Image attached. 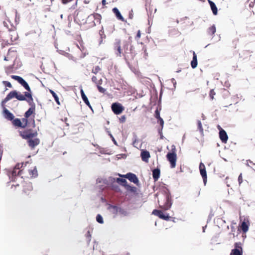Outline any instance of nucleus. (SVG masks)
<instances>
[{"label": "nucleus", "mask_w": 255, "mask_h": 255, "mask_svg": "<svg viewBox=\"0 0 255 255\" xmlns=\"http://www.w3.org/2000/svg\"><path fill=\"white\" fill-rule=\"evenodd\" d=\"M166 157L170 163L171 167L173 168L176 166L177 156L176 153V148L174 145L172 146L171 152H168Z\"/></svg>", "instance_id": "nucleus-1"}, {"label": "nucleus", "mask_w": 255, "mask_h": 255, "mask_svg": "<svg viewBox=\"0 0 255 255\" xmlns=\"http://www.w3.org/2000/svg\"><path fill=\"white\" fill-rule=\"evenodd\" d=\"M11 78L17 81L20 84H21L27 91L31 92V89L28 83L21 77L16 75H12Z\"/></svg>", "instance_id": "nucleus-2"}, {"label": "nucleus", "mask_w": 255, "mask_h": 255, "mask_svg": "<svg viewBox=\"0 0 255 255\" xmlns=\"http://www.w3.org/2000/svg\"><path fill=\"white\" fill-rule=\"evenodd\" d=\"M111 108L114 114L119 115L122 113L124 110V107L122 104L119 103H114L111 106Z\"/></svg>", "instance_id": "nucleus-3"}, {"label": "nucleus", "mask_w": 255, "mask_h": 255, "mask_svg": "<svg viewBox=\"0 0 255 255\" xmlns=\"http://www.w3.org/2000/svg\"><path fill=\"white\" fill-rule=\"evenodd\" d=\"M118 175L122 177H125L128 179L130 182L134 183V184H137L139 182L137 176L133 173L129 172L125 175H122L118 174Z\"/></svg>", "instance_id": "nucleus-4"}, {"label": "nucleus", "mask_w": 255, "mask_h": 255, "mask_svg": "<svg viewBox=\"0 0 255 255\" xmlns=\"http://www.w3.org/2000/svg\"><path fill=\"white\" fill-rule=\"evenodd\" d=\"M21 135L23 138L29 140L34 138L37 135L36 131L32 132L31 130H26L21 133Z\"/></svg>", "instance_id": "nucleus-5"}, {"label": "nucleus", "mask_w": 255, "mask_h": 255, "mask_svg": "<svg viewBox=\"0 0 255 255\" xmlns=\"http://www.w3.org/2000/svg\"><path fill=\"white\" fill-rule=\"evenodd\" d=\"M243 251L241 243H236L235 244V248L232 250L231 255H242Z\"/></svg>", "instance_id": "nucleus-6"}, {"label": "nucleus", "mask_w": 255, "mask_h": 255, "mask_svg": "<svg viewBox=\"0 0 255 255\" xmlns=\"http://www.w3.org/2000/svg\"><path fill=\"white\" fill-rule=\"evenodd\" d=\"M199 169L200 174L203 178L204 183L205 185H206L207 181V173L205 169V166L202 162H201L200 163Z\"/></svg>", "instance_id": "nucleus-7"}, {"label": "nucleus", "mask_w": 255, "mask_h": 255, "mask_svg": "<svg viewBox=\"0 0 255 255\" xmlns=\"http://www.w3.org/2000/svg\"><path fill=\"white\" fill-rule=\"evenodd\" d=\"M152 214L156 216H158L160 219L164 220L165 221H168L170 218V216L168 214L165 215L160 210L155 209L152 211Z\"/></svg>", "instance_id": "nucleus-8"}, {"label": "nucleus", "mask_w": 255, "mask_h": 255, "mask_svg": "<svg viewBox=\"0 0 255 255\" xmlns=\"http://www.w3.org/2000/svg\"><path fill=\"white\" fill-rule=\"evenodd\" d=\"M16 91L13 90L9 92V94L6 96V97L2 101L1 105L2 107H3L4 104L8 102V101L10 100L12 98H16Z\"/></svg>", "instance_id": "nucleus-9"}, {"label": "nucleus", "mask_w": 255, "mask_h": 255, "mask_svg": "<svg viewBox=\"0 0 255 255\" xmlns=\"http://www.w3.org/2000/svg\"><path fill=\"white\" fill-rule=\"evenodd\" d=\"M166 201L163 206H160V208L164 210H167L169 209L172 204L171 196L170 195H167L166 197Z\"/></svg>", "instance_id": "nucleus-10"}, {"label": "nucleus", "mask_w": 255, "mask_h": 255, "mask_svg": "<svg viewBox=\"0 0 255 255\" xmlns=\"http://www.w3.org/2000/svg\"><path fill=\"white\" fill-rule=\"evenodd\" d=\"M27 143L30 147L34 148L36 146L39 144L40 140L37 138H33L27 140Z\"/></svg>", "instance_id": "nucleus-11"}, {"label": "nucleus", "mask_w": 255, "mask_h": 255, "mask_svg": "<svg viewBox=\"0 0 255 255\" xmlns=\"http://www.w3.org/2000/svg\"><path fill=\"white\" fill-rule=\"evenodd\" d=\"M219 136L220 139L223 143L227 142L228 139V136L226 131L222 128H221V129L220 130Z\"/></svg>", "instance_id": "nucleus-12"}, {"label": "nucleus", "mask_w": 255, "mask_h": 255, "mask_svg": "<svg viewBox=\"0 0 255 255\" xmlns=\"http://www.w3.org/2000/svg\"><path fill=\"white\" fill-rule=\"evenodd\" d=\"M3 108V115L5 119L7 120L11 121L14 119L13 115L10 113L7 109H6L4 106L2 107Z\"/></svg>", "instance_id": "nucleus-13"}, {"label": "nucleus", "mask_w": 255, "mask_h": 255, "mask_svg": "<svg viewBox=\"0 0 255 255\" xmlns=\"http://www.w3.org/2000/svg\"><path fill=\"white\" fill-rule=\"evenodd\" d=\"M114 49L116 51V54L117 55V56L121 57L122 50H121V45H120V40H116V41L114 44Z\"/></svg>", "instance_id": "nucleus-14"}, {"label": "nucleus", "mask_w": 255, "mask_h": 255, "mask_svg": "<svg viewBox=\"0 0 255 255\" xmlns=\"http://www.w3.org/2000/svg\"><path fill=\"white\" fill-rule=\"evenodd\" d=\"M140 156L142 161L147 162L150 156L149 152L146 150H142L140 154Z\"/></svg>", "instance_id": "nucleus-15"}, {"label": "nucleus", "mask_w": 255, "mask_h": 255, "mask_svg": "<svg viewBox=\"0 0 255 255\" xmlns=\"http://www.w3.org/2000/svg\"><path fill=\"white\" fill-rule=\"evenodd\" d=\"M113 12L115 13L116 15V17L122 21H125V18L123 17V16L122 15L120 11L117 7H114L112 9Z\"/></svg>", "instance_id": "nucleus-16"}, {"label": "nucleus", "mask_w": 255, "mask_h": 255, "mask_svg": "<svg viewBox=\"0 0 255 255\" xmlns=\"http://www.w3.org/2000/svg\"><path fill=\"white\" fill-rule=\"evenodd\" d=\"M160 175V170L159 168H155L152 170V177L155 181H157Z\"/></svg>", "instance_id": "nucleus-17"}, {"label": "nucleus", "mask_w": 255, "mask_h": 255, "mask_svg": "<svg viewBox=\"0 0 255 255\" xmlns=\"http://www.w3.org/2000/svg\"><path fill=\"white\" fill-rule=\"evenodd\" d=\"M81 97H82V98L83 100V101L84 102V103L89 107H90V108H91V105L90 104V102L88 100V98L87 97L86 95L85 94L83 89H81Z\"/></svg>", "instance_id": "nucleus-18"}, {"label": "nucleus", "mask_w": 255, "mask_h": 255, "mask_svg": "<svg viewBox=\"0 0 255 255\" xmlns=\"http://www.w3.org/2000/svg\"><path fill=\"white\" fill-rule=\"evenodd\" d=\"M208 2L210 4L213 13L214 15H217L218 13V9L215 3L210 0H208Z\"/></svg>", "instance_id": "nucleus-19"}, {"label": "nucleus", "mask_w": 255, "mask_h": 255, "mask_svg": "<svg viewBox=\"0 0 255 255\" xmlns=\"http://www.w3.org/2000/svg\"><path fill=\"white\" fill-rule=\"evenodd\" d=\"M193 56L192 60L191 62V66L192 68L194 69V68H196L197 66V64H198L197 57V55L195 52H193Z\"/></svg>", "instance_id": "nucleus-20"}, {"label": "nucleus", "mask_w": 255, "mask_h": 255, "mask_svg": "<svg viewBox=\"0 0 255 255\" xmlns=\"http://www.w3.org/2000/svg\"><path fill=\"white\" fill-rule=\"evenodd\" d=\"M35 110V106L33 105V107H30L25 113L24 114V117L26 118H28L33 113Z\"/></svg>", "instance_id": "nucleus-21"}, {"label": "nucleus", "mask_w": 255, "mask_h": 255, "mask_svg": "<svg viewBox=\"0 0 255 255\" xmlns=\"http://www.w3.org/2000/svg\"><path fill=\"white\" fill-rule=\"evenodd\" d=\"M241 229L243 231L244 233H246L248 230H249V225L245 221H243L242 223L241 226Z\"/></svg>", "instance_id": "nucleus-22"}, {"label": "nucleus", "mask_w": 255, "mask_h": 255, "mask_svg": "<svg viewBox=\"0 0 255 255\" xmlns=\"http://www.w3.org/2000/svg\"><path fill=\"white\" fill-rule=\"evenodd\" d=\"M13 124L15 126H17L18 127H22V128L25 127V126H22V123H21V121L20 120V119H17V118L13 120Z\"/></svg>", "instance_id": "nucleus-23"}, {"label": "nucleus", "mask_w": 255, "mask_h": 255, "mask_svg": "<svg viewBox=\"0 0 255 255\" xmlns=\"http://www.w3.org/2000/svg\"><path fill=\"white\" fill-rule=\"evenodd\" d=\"M118 213L124 216H127L128 215V212L124 208L119 207Z\"/></svg>", "instance_id": "nucleus-24"}, {"label": "nucleus", "mask_w": 255, "mask_h": 255, "mask_svg": "<svg viewBox=\"0 0 255 255\" xmlns=\"http://www.w3.org/2000/svg\"><path fill=\"white\" fill-rule=\"evenodd\" d=\"M16 99L19 101H25L26 100V98L23 95H22L20 92H17L16 91Z\"/></svg>", "instance_id": "nucleus-25"}, {"label": "nucleus", "mask_w": 255, "mask_h": 255, "mask_svg": "<svg viewBox=\"0 0 255 255\" xmlns=\"http://www.w3.org/2000/svg\"><path fill=\"white\" fill-rule=\"evenodd\" d=\"M109 209L114 214H117L118 213L119 207L115 205H111L109 207Z\"/></svg>", "instance_id": "nucleus-26"}, {"label": "nucleus", "mask_w": 255, "mask_h": 255, "mask_svg": "<svg viewBox=\"0 0 255 255\" xmlns=\"http://www.w3.org/2000/svg\"><path fill=\"white\" fill-rule=\"evenodd\" d=\"M50 92L51 93V94L52 95L53 97H54V100H55V102H56V103L58 105H60V102L59 100V98H58L57 95L53 91H52L51 90H50Z\"/></svg>", "instance_id": "nucleus-27"}, {"label": "nucleus", "mask_w": 255, "mask_h": 255, "mask_svg": "<svg viewBox=\"0 0 255 255\" xmlns=\"http://www.w3.org/2000/svg\"><path fill=\"white\" fill-rule=\"evenodd\" d=\"M126 189L129 191L131 192H135L136 191L137 188L134 186H131L128 184L125 187Z\"/></svg>", "instance_id": "nucleus-28"}, {"label": "nucleus", "mask_w": 255, "mask_h": 255, "mask_svg": "<svg viewBox=\"0 0 255 255\" xmlns=\"http://www.w3.org/2000/svg\"><path fill=\"white\" fill-rule=\"evenodd\" d=\"M216 29L215 25H213L208 30V32L209 34L213 35L216 32Z\"/></svg>", "instance_id": "nucleus-29"}, {"label": "nucleus", "mask_w": 255, "mask_h": 255, "mask_svg": "<svg viewBox=\"0 0 255 255\" xmlns=\"http://www.w3.org/2000/svg\"><path fill=\"white\" fill-rule=\"evenodd\" d=\"M138 143V140L137 139V135L135 134H133L132 145L134 147H137Z\"/></svg>", "instance_id": "nucleus-30"}, {"label": "nucleus", "mask_w": 255, "mask_h": 255, "mask_svg": "<svg viewBox=\"0 0 255 255\" xmlns=\"http://www.w3.org/2000/svg\"><path fill=\"white\" fill-rule=\"evenodd\" d=\"M101 70V68L99 66H96L94 67L92 70V73L94 74H97Z\"/></svg>", "instance_id": "nucleus-31"}, {"label": "nucleus", "mask_w": 255, "mask_h": 255, "mask_svg": "<svg viewBox=\"0 0 255 255\" xmlns=\"http://www.w3.org/2000/svg\"><path fill=\"white\" fill-rule=\"evenodd\" d=\"M29 173L32 175V177H35L37 176V171L36 168L35 167L33 170L29 171Z\"/></svg>", "instance_id": "nucleus-32"}, {"label": "nucleus", "mask_w": 255, "mask_h": 255, "mask_svg": "<svg viewBox=\"0 0 255 255\" xmlns=\"http://www.w3.org/2000/svg\"><path fill=\"white\" fill-rule=\"evenodd\" d=\"M121 178H115L114 177H110L109 178V181H110V182H115L116 181L118 183H120V180H121Z\"/></svg>", "instance_id": "nucleus-33"}, {"label": "nucleus", "mask_w": 255, "mask_h": 255, "mask_svg": "<svg viewBox=\"0 0 255 255\" xmlns=\"http://www.w3.org/2000/svg\"><path fill=\"white\" fill-rule=\"evenodd\" d=\"M96 221L100 224H103L104 223L103 217L100 214L97 215L96 217Z\"/></svg>", "instance_id": "nucleus-34"}, {"label": "nucleus", "mask_w": 255, "mask_h": 255, "mask_svg": "<svg viewBox=\"0 0 255 255\" xmlns=\"http://www.w3.org/2000/svg\"><path fill=\"white\" fill-rule=\"evenodd\" d=\"M21 171V170H17L13 169L11 172V175L12 176H16L17 175H20Z\"/></svg>", "instance_id": "nucleus-35"}, {"label": "nucleus", "mask_w": 255, "mask_h": 255, "mask_svg": "<svg viewBox=\"0 0 255 255\" xmlns=\"http://www.w3.org/2000/svg\"><path fill=\"white\" fill-rule=\"evenodd\" d=\"M198 128L200 130L201 134L203 133V128H202V124L200 121H198Z\"/></svg>", "instance_id": "nucleus-36"}, {"label": "nucleus", "mask_w": 255, "mask_h": 255, "mask_svg": "<svg viewBox=\"0 0 255 255\" xmlns=\"http://www.w3.org/2000/svg\"><path fill=\"white\" fill-rule=\"evenodd\" d=\"M119 184H120L125 187L127 186V185L128 184V183L126 179L121 178L120 180V182Z\"/></svg>", "instance_id": "nucleus-37"}, {"label": "nucleus", "mask_w": 255, "mask_h": 255, "mask_svg": "<svg viewBox=\"0 0 255 255\" xmlns=\"http://www.w3.org/2000/svg\"><path fill=\"white\" fill-rule=\"evenodd\" d=\"M85 236H86V237L87 238V242L88 243H89L91 240V237H92L90 231H88L87 232Z\"/></svg>", "instance_id": "nucleus-38"}, {"label": "nucleus", "mask_w": 255, "mask_h": 255, "mask_svg": "<svg viewBox=\"0 0 255 255\" xmlns=\"http://www.w3.org/2000/svg\"><path fill=\"white\" fill-rule=\"evenodd\" d=\"M27 101L29 105L31 106V107H33V105L35 106L33 103V99L32 97L28 98V100H27Z\"/></svg>", "instance_id": "nucleus-39"}, {"label": "nucleus", "mask_w": 255, "mask_h": 255, "mask_svg": "<svg viewBox=\"0 0 255 255\" xmlns=\"http://www.w3.org/2000/svg\"><path fill=\"white\" fill-rule=\"evenodd\" d=\"M97 88L99 90V91L101 93H104L106 91V89L103 87H102L101 86L98 85Z\"/></svg>", "instance_id": "nucleus-40"}, {"label": "nucleus", "mask_w": 255, "mask_h": 255, "mask_svg": "<svg viewBox=\"0 0 255 255\" xmlns=\"http://www.w3.org/2000/svg\"><path fill=\"white\" fill-rule=\"evenodd\" d=\"M2 84L3 85H4L5 86H7V87H8L9 88H11L12 87V85H11V83L9 82L6 81H2Z\"/></svg>", "instance_id": "nucleus-41"}, {"label": "nucleus", "mask_w": 255, "mask_h": 255, "mask_svg": "<svg viewBox=\"0 0 255 255\" xmlns=\"http://www.w3.org/2000/svg\"><path fill=\"white\" fill-rule=\"evenodd\" d=\"M155 117L158 120L161 118L160 116V113L157 109L155 112Z\"/></svg>", "instance_id": "nucleus-42"}, {"label": "nucleus", "mask_w": 255, "mask_h": 255, "mask_svg": "<svg viewBox=\"0 0 255 255\" xmlns=\"http://www.w3.org/2000/svg\"><path fill=\"white\" fill-rule=\"evenodd\" d=\"M215 95V92H214V90H211L210 92V97L211 98V99H214V96Z\"/></svg>", "instance_id": "nucleus-43"}, {"label": "nucleus", "mask_w": 255, "mask_h": 255, "mask_svg": "<svg viewBox=\"0 0 255 255\" xmlns=\"http://www.w3.org/2000/svg\"><path fill=\"white\" fill-rule=\"evenodd\" d=\"M108 132H109V135L110 136V137L112 138V139L113 141L114 142V144H116V145H117V142L116 141V140L114 138V137L113 136V135L109 131H108Z\"/></svg>", "instance_id": "nucleus-44"}, {"label": "nucleus", "mask_w": 255, "mask_h": 255, "mask_svg": "<svg viewBox=\"0 0 255 255\" xmlns=\"http://www.w3.org/2000/svg\"><path fill=\"white\" fill-rule=\"evenodd\" d=\"M25 97H27L28 98H31L32 97V95L31 94V93H29V92H24V95Z\"/></svg>", "instance_id": "nucleus-45"}, {"label": "nucleus", "mask_w": 255, "mask_h": 255, "mask_svg": "<svg viewBox=\"0 0 255 255\" xmlns=\"http://www.w3.org/2000/svg\"><path fill=\"white\" fill-rule=\"evenodd\" d=\"M158 120H159V123L160 125L161 126V129H162L163 125H164V121L161 118H160L159 119H158Z\"/></svg>", "instance_id": "nucleus-46"}, {"label": "nucleus", "mask_w": 255, "mask_h": 255, "mask_svg": "<svg viewBox=\"0 0 255 255\" xmlns=\"http://www.w3.org/2000/svg\"><path fill=\"white\" fill-rule=\"evenodd\" d=\"M92 81L93 82H94V83H95L96 84H97V82H98L97 77L96 76H93L92 77Z\"/></svg>", "instance_id": "nucleus-47"}, {"label": "nucleus", "mask_w": 255, "mask_h": 255, "mask_svg": "<svg viewBox=\"0 0 255 255\" xmlns=\"http://www.w3.org/2000/svg\"><path fill=\"white\" fill-rule=\"evenodd\" d=\"M238 181H239V184H241L242 183L243 178H242V174H240V175H239V176L238 177Z\"/></svg>", "instance_id": "nucleus-48"}, {"label": "nucleus", "mask_w": 255, "mask_h": 255, "mask_svg": "<svg viewBox=\"0 0 255 255\" xmlns=\"http://www.w3.org/2000/svg\"><path fill=\"white\" fill-rule=\"evenodd\" d=\"M171 81V82L173 83L174 88L175 89L176 88V82L175 81V80L174 78H172Z\"/></svg>", "instance_id": "nucleus-49"}, {"label": "nucleus", "mask_w": 255, "mask_h": 255, "mask_svg": "<svg viewBox=\"0 0 255 255\" xmlns=\"http://www.w3.org/2000/svg\"><path fill=\"white\" fill-rule=\"evenodd\" d=\"M21 166H22V165H21L20 164H17L15 166V167H14V168L13 169H16V170H19V168H20V167H21Z\"/></svg>", "instance_id": "nucleus-50"}, {"label": "nucleus", "mask_w": 255, "mask_h": 255, "mask_svg": "<svg viewBox=\"0 0 255 255\" xmlns=\"http://www.w3.org/2000/svg\"><path fill=\"white\" fill-rule=\"evenodd\" d=\"M120 121L121 123H124L126 121V116H123L121 117V118L120 119Z\"/></svg>", "instance_id": "nucleus-51"}, {"label": "nucleus", "mask_w": 255, "mask_h": 255, "mask_svg": "<svg viewBox=\"0 0 255 255\" xmlns=\"http://www.w3.org/2000/svg\"><path fill=\"white\" fill-rule=\"evenodd\" d=\"M102 82H103V80L102 79H100L97 82V86L98 85H99L100 86L102 84Z\"/></svg>", "instance_id": "nucleus-52"}, {"label": "nucleus", "mask_w": 255, "mask_h": 255, "mask_svg": "<svg viewBox=\"0 0 255 255\" xmlns=\"http://www.w3.org/2000/svg\"><path fill=\"white\" fill-rule=\"evenodd\" d=\"M136 37L138 38H139L140 37V30H138L137 31V35H136Z\"/></svg>", "instance_id": "nucleus-53"}, {"label": "nucleus", "mask_w": 255, "mask_h": 255, "mask_svg": "<svg viewBox=\"0 0 255 255\" xmlns=\"http://www.w3.org/2000/svg\"><path fill=\"white\" fill-rule=\"evenodd\" d=\"M67 57L69 58V59H72L74 60V59H73V57L69 54H67Z\"/></svg>", "instance_id": "nucleus-54"}, {"label": "nucleus", "mask_w": 255, "mask_h": 255, "mask_svg": "<svg viewBox=\"0 0 255 255\" xmlns=\"http://www.w3.org/2000/svg\"><path fill=\"white\" fill-rule=\"evenodd\" d=\"M22 121H23V122H24V123H25V125H24V126H25H25H26V124H27V119H26V118H25L23 119H22Z\"/></svg>", "instance_id": "nucleus-55"}, {"label": "nucleus", "mask_w": 255, "mask_h": 255, "mask_svg": "<svg viewBox=\"0 0 255 255\" xmlns=\"http://www.w3.org/2000/svg\"><path fill=\"white\" fill-rule=\"evenodd\" d=\"M102 180H103V179L102 178H98L97 179V183H101L102 182Z\"/></svg>", "instance_id": "nucleus-56"}, {"label": "nucleus", "mask_w": 255, "mask_h": 255, "mask_svg": "<svg viewBox=\"0 0 255 255\" xmlns=\"http://www.w3.org/2000/svg\"><path fill=\"white\" fill-rule=\"evenodd\" d=\"M9 60V58H8V56H7V57H4V60H5V61H8Z\"/></svg>", "instance_id": "nucleus-57"}, {"label": "nucleus", "mask_w": 255, "mask_h": 255, "mask_svg": "<svg viewBox=\"0 0 255 255\" xmlns=\"http://www.w3.org/2000/svg\"><path fill=\"white\" fill-rule=\"evenodd\" d=\"M102 4L103 5L105 4V3H106V0H102Z\"/></svg>", "instance_id": "nucleus-58"}, {"label": "nucleus", "mask_w": 255, "mask_h": 255, "mask_svg": "<svg viewBox=\"0 0 255 255\" xmlns=\"http://www.w3.org/2000/svg\"><path fill=\"white\" fill-rule=\"evenodd\" d=\"M249 161V163H252L253 165H255V164L253 163V162L251 160H248Z\"/></svg>", "instance_id": "nucleus-59"}, {"label": "nucleus", "mask_w": 255, "mask_h": 255, "mask_svg": "<svg viewBox=\"0 0 255 255\" xmlns=\"http://www.w3.org/2000/svg\"><path fill=\"white\" fill-rule=\"evenodd\" d=\"M247 165L250 166V163H249V161H247Z\"/></svg>", "instance_id": "nucleus-60"}, {"label": "nucleus", "mask_w": 255, "mask_h": 255, "mask_svg": "<svg viewBox=\"0 0 255 255\" xmlns=\"http://www.w3.org/2000/svg\"><path fill=\"white\" fill-rule=\"evenodd\" d=\"M203 232H205V227H203Z\"/></svg>", "instance_id": "nucleus-61"}, {"label": "nucleus", "mask_w": 255, "mask_h": 255, "mask_svg": "<svg viewBox=\"0 0 255 255\" xmlns=\"http://www.w3.org/2000/svg\"><path fill=\"white\" fill-rule=\"evenodd\" d=\"M60 17H61V18H63V14H61V15H60Z\"/></svg>", "instance_id": "nucleus-62"}, {"label": "nucleus", "mask_w": 255, "mask_h": 255, "mask_svg": "<svg viewBox=\"0 0 255 255\" xmlns=\"http://www.w3.org/2000/svg\"><path fill=\"white\" fill-rule=\"evenodd\" d=\"M180 71H181V70H179L177 71V72L178 73V72H180Z\"/></svg>", "instance_id": "nucleus-63"}, {"label": "nucleus", "mask_w": 255, "mask_h": 255, "mask_svg": "<svg viewBox=\"0 0 255 255\" xmlns=\"http://www.w3.org/2000/svg\"><path fill=\"white\" fill-rule=\"evenodd\" d=\"M231 228H232V230H233L234 229V227H232Z\"/></svg>", "instance_id": "nucleus-64"}]
</instances>
